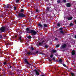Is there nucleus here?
Masks as SVG:
<instances>
[{
    "label": "nucleus",
    "mask_w": 76,
    "mask_h": 76,
    "mask_svg": "<svg viewBox=\"0 0 76 76\" xmlns=\"http://www.w3.org/2000/svg\"><path fill=\"white\" fill-rule=\"evenodd\" d=\"M3 37H4V38H6V37H7V36H6V35H3Z\"/></svg>",
    "instance_id": "nucleus-39"
},
{
    "label": "nucleus",
    "mask_w": 76,
    "mask_h": 76,
    "mask_svg": "<svg viewBox=\"0 0 76 76\" xmlns=\"http://www.w3.org/2000/svg\"><path fill=\"white\" fill-rule=\"evenodd\" d=\"M27 38L28 39H31L32 38V37L30 35H29L27 37Z\"/></svg>",
    "instance_id": "nucleus-16"
},
{
    "label": "nucleus",
    "mask_w": 76,
    "mask_h": 76,
    "mask_svg": "<svg viewBox=\"0 0 76 76\" xmlns=\"http://www.w3.org/2000/svg\"><path fill=\"white\" fill-rule=\"evenodd\" d=\"M12 45V42L9 43V42H7L6 43V45L7 46V45Z\"/></svg>",
    "instance_id": "nucleus-8"
},
{
    "label": "nucleus",
    "mask_w": 76,
    "mask_h": 76,
    "mask_svg": "<svg viewBox=\"0 0 76 76\" xmlns=\"http://www.w3.org/2000/svg\"><path fill=\"white\" fill-rule=\"evenodd\" d=\"M72 19H73V17H70L67 18V19L68 20H72Z\"/></svg>",
    "instance_id": "nucleus-13"
},
{
    "label": "nucleus",
    "mask_w": 76,
    "mask_h": 76,
    "mask_svg": "<svg viewBox=\"0 0 76 76\" xmlns=\"http://www.w3.org/2000/svg\"><path fill=\"white\" fill-rule=\"evenodd\" d=\"M0 18H3V15H0Z\"/></svg>",
    "instance_id": "nucleus-36"
},
{
    "label": "nucleus",
    "mask_w": 76,
    "mask_h": 76,
    "mask_svg": "<svg viewBox=\"0 0 76 76\" xmlns=\"http://www.w3.org/2000/svg\"><path fill=\"white\" fill-rule=\"evenodd\" d=\"M64 3H66V0H63Z\"/></svg>",
    "instance_id": "nucleus-41"
},
{
    "label": "nucleus",
    "mask_w": 76,
    "mask_h": 76,
    "mask_svg": "<svg viewBox=\"0 0 76 76\" xmlns=\"http://www.w3.org/2000/svg\"><path fill=\"white\" fill-rule=\"evenodd\" d=\"M63 66H64V67H66V65L65 64H63Z\"/></svg>",
    "instance_id": "nucleus-35"
},
{
    "label": "nucleus",
    "mask_w": 76,
    "mask_h": 76,
    "mask_svg": "<svg viewBox=\"0 0 76 76\" xmlns=\"http://www.w3.org/2000/svg\"><path fill=\"white\" fill-rule=\"evenodd\" d=\"M33 72H35V73L36 74V75H37V76H39V72H38V71H37V70H36V69L33 70Z\"/></svg>",
    "instance_id": "nucleus-5"
},
{
    "label": "nucleus",
    "mask_w": 76,
    "mask_h": 76,
    "mask_svg": "<svg viewBox=\"0 0 76 76\" xmlns=\"http://www.w3.org/2000/svg\"><path fill=\"white\" fill-rule=\"evenodd\" d=\"M3 37V36L2 35H0V39H1Z\"/></svg>",
    "instance_id": "nucleus-34"
},
{
    "label": "nucleus",
    "mask_w": 76,
    "mask_h": 76,
    "mask_svg": "<svg viewBox=\"0 0 76 76\" xmlns=\"http://www.w3.org/2000/svg\"><path fill=\"white\" fill-rule=\"evenodd\" d=\"M4 65H6L7 64V63H6V61H5L4 63H3Z\"/></svg>",
    "instance_id": "nucleus-22"
},
{
    "label": "nucleus",
    "mask_w": 76,
    "mask_h": 76,
    "mask_svg": "<svg viewBox=\"0 0 76 76\" xmlns=\"http://www.w3.org/2000/svg\"><path fill=\"white\" fill-rule=\"evenodd\" d=\"M15 38H16L17 37V35H15Z\"/></svg>",
    "instance_id": "nucleus-51"
},
{
    "label": "nucleus",
    "mask_w": 76,
    "mask_h": 76,
    "mask_svg": "<svg viewBox=\"0 0 76 76\" xmlns=\"http://www.w3.org/2000/svg\"><path fill=\"white\" fill-rule=\"evenodd\" d=\"M36 10V12H39V10L38 9H36L35 10Z\"/></svg>",
    "instance_id": "nucleus-28"
},
{
    "label": "nucleus",
    "mask_w": 76,
    "mask_h": 76,
    "mask_svg": "<svg viewBox=\"0 0 76 76\" xmlns=\"http://www.w3.org/2000/svg\"><path fill=\"white\" fill-rule=\"evenodd\" d=\"M42 39H41V40H42Z\"/></svg>",
    "instance_id": "nucleus-60"
},
{
    "label": "nucleus",
    "mask_w": 76,
    "mask_h": 76,
    "mask_svg": "<svg viewBox=\"0 0 76 76\" xmlns=\"http://www.w3.org/2000/svg\"><path fill=\"white\" fill-rule=\"evenodd\" d=\"M6 61H7V60H6Z\"/></svg>",
    "instance_id": "nucleus-59"
},
{
    "label": "nucleus",
    "mask_w": 76,
    "mask_h": 76,
    "mask_svg": "<svg viewBox=\"0 0 76 76\" xmlns=\"http://www.w3.org/2000/svg\"><path fill=\"white\" fill-rule=\"evenodd\" d=\"M8 31V28L7 26H2L0 28V33H6Z\"/></svg>",
    "instance_id": "nucleus-2"
},
{
    "label": "nucleus",
    "mask_w": 76,
    "mask_h": 76,
    "mask_svg": "<svg viewBox=\"0 0 76 76\" xmlns=\"http://www.w3.org/2000/svg\"><path fill=\"white\" fill-rule=\"evenodd\" d=\"M38 26H40V27H42V25L40 24H38Z\"/></svg>",
    "instance_id": "nucleus-21"
},
{
    "label": "nucleus",
    "mask_w": 76,
    "mask_h": 76,
    "mask_svg": "<svg viewBox=\"0 0 76 76\" xmlns=\"http://www.w3.org/2000/svg\"><path fill=\"white\" fill-rule=\"evenodd\" d=\"M45 42V40H42L41 42H40L39 43V45H42V44H43V43H44V42Z\"/></svg>",
    "instance_id": "nucleus-7"
},
{
    "label": "nucleus",
    "mask_w": 76,
    "mask_h": 76,
    "mask_svg": "<svg viewBox=\"0 0 76 76\" xmlns=\"http://www.w3.org/2000/svg\"><path fill=\"white\" fill-rule=\"evenodd\" d=\"M60 46V45H57L56 46V48H58Z\"/></svg>",
    "instance_id": "nucleus-25"
},
{
    "label": "nucleus",
    "mask_w": 76,
    "mask_h": 76,
    "mask_svg": "<svg viewBox=\"0 0 76 76\" xmlns=\"http://www.w3.org/2000/svg\"><path fill=\"white\" fill-rule=\"evenodd\" d=\"M10 7V5L7 4V6H4V9H9Z\"/></svg>",
    "instance_id": "nucleus-6"
},
{
    "label": "nucleus",
    "mask_w": 76,
    "mask_h": 76,
    "mask_svg": "<svg viewBox=\"0 0 76 76\" xmlns=\"http://www.w3.org/2000/svg\"><path fill=\"white\" fill-rule=\"evenodd\" d=\"M59 30H61V31H62V30H63V28L62 27H61V28H59Z\"/></svg>",
    "instance_id": "nucleus-31"
},
{
    "label": "nucleus",
    "mask_w": 76,
    "mask_h": 76,
    "mask_svg": "<svg viewBox=\"0 0 76 76\" xmlns=\"http://www.w3.org/2000/svg\"><path fill=\"white\" fill-rule=\"evenodd\" d=\"M34 66V67H35V66Z\"/></svg>",
    "instance_id": "nucleus-57"
},
{
    "label": "nucleus",
    "mask_w": 76,
    "mask_h": 76,
    "mask_svg": "<svg viewBox=\"0 0 76 76\" xmlns=\"http://www.w3.org/2000/svg\"><path fill=\"white\" fill-rule=\"evenodd\" d=\"M52 52H53V53H56V52H57V50H56L53 49L52 50Z\"/></svg>",
    "instance_id": "nucleus-14"
},
{
    "label": "nucleus",
    "mask_w": 76,
    "mask_h": 76,
    "mask_svg": "<svg viewBox=\"0 0 76 76\" xmlns=\"http://www.w3.org/2000/svg\"><path fill=\"white\" fill-rule=\"evenodd\" d=\"M60 0H58L57 1V3H60Z\"/></svg>",
    "instance_id": "nucleus-32"
},
{
    "label": "nucleus",
    "mask_w": 76,
    "mask_h": 76,
    "mask_svg": "<svg viewBox=\"0 0 76 76\" xmlns=\"http://www.w3.org/2000/svg\"><path fill=\"white\" fill-rule=\"evenodd\" d=\"M20 70H19V69H18L17 70V72H19V71H20Z\"/></svg>",
    "instance_id": "nucleus-49"
},
{
    "label": "nucleus",
    "mask_w": 76,
    "mask_h": 76,
    "mask_svg": "<svg viewBox=\"0 0 76 76\" xmlns=\"http://www.w3.org/2000/svg\"><path fill=\"white\" fill-rule=\"evenodd\" d=\"M54 56V55L53 54H51L50 56V58H53V57Z\"/></svg>",
    "instance_id": "nucleus-26"
},
{
    "label": "nucleus",
    "mask_w": 76,
    "mask_h": 76,
    "mask_svg": "<svg viewBox=\"0 0 76 76\" xmlns=\"http://www.w3.org/2000/svg\"><path fill=\"white\" fill-rule=\"evenodd\" d=\"M27 54L28 55H32V53H31V52H27Z\"/></svg>",
    "instance_id": "nucleus-15"
},
{
    "label": "nucleus",
    "mask_w": 76,
    "mask_h": 76,
    "mask_svg": "<svg viewBox=\"0 0 76 76\" xmlns=\"http://www.w3.org/2000/svg\"><path fill=\"white\" fill-rule=\"evenodd\" d=\"M12 70H13V69Z\"/></svg>",
    "instance_id": "nucleus-62"
},
{
    "label": "nucleus",
    "mask_w": 76,
    "mask_h": 76,
    "mask_svg": "<svg viewBox=\"0 0 76 76\" xmlns=\"http://www.w3.org/2000/svg\"><path fill=\"white\" fill-rule=\"evenodd\" d=\"M8 64H9V65H10V63H8Z\"/></svg>",
    "instance_id": "nucleus-47"
},
{
    "label": "nucleus",
    "mask_w": 76,
    "mask_h": 76,
    "mask_svg": "<svg viewBox=\"0 0 76 76\" xmlns=\"http://www.w3.org/2000/svg\"><path fill=\"white\" fill-rule=\"evenodd\" d=\"M31 14H33V12H31Z\"/></svg>",
    "instance_id": "nucleus-55"
},
{
    "label": "nucleus",
    "mask_w": 76,
    "mask_h": 76,
    "mask_svg": "<svg viewBox=\"0 0 76 76\" xmlns=\"http://www.w3.org/2000/svg\"><path fill=\"white\" fill-rule=\"evenodd\" d=\"M12 66H11L10 65V67L9 68V69H11V68H12Z\"/></svg>",
    "instance_id": "nucleus-44"
},
{
    "label": "nucleus",
    "mask_w": 76,
    "mask_h": 76,
    "mask_svg": "<svg viewBox=\"0 0 76 76\" xmlns=\"http://www.w3.org/2000/svg\"><path fill=\"white\" fill-rule=\"evenodd\" d=\"M75 38H76V35L75 36Z\"/></svg>",
    "instance_id": "nucleus-52"
},
{
    "label": "nucleus",
    "mask_w": 76,
    "mask_h": 76,
    "mask_svg": "<svg viewBox=\"0 0 76 76\" xmlns=\"http://www.w3.org/2000/svg\"><path fill=\"white\" fill-rule=\"evenodd\" d=\"M60 33H61V34H64V31L63 30H61L60 31Z\"/></svg>",
    "instance_id": "nucleus-18"
},
{
    "label": "nucleus",
    "mask_w": 76,
    "mask_h": 76,
    "mask_svg": "<svg viewBox=\"0 0 76 76\" xmlns=\"http://www.w3.org/2000/svg\"><path fill=\"white\" fill-rule=\"evenodd\" d=\"M66 67V68H67V69H68V66H66V67Z\"/></svg>",
    "instance_id": "nucleus-54"
},
{
    "label": "nucleus",
    "mask_w": 76,
    "mask_h": 76,
    "mask_svg": "<svg viewBox=\"0 0 76 76\" xmlns=\"http://www.w3.org/2000/svg\"><path fill=\"white\" fill-rule=\"evenodd\" d=\"M35 69H37V68L36 67H34Z\"/></svg>",
    "instance_id": "nucleus-53"
},
{
    "label": "nucleus",
    "mask_w": 76,
    "mask_h": 76,
    "mask_svg": "<svg viewBox=\"0 0 76 76\" xmlns=\"http://www.w3.org/2000/svg\"><path fill=\"white\" fill-rule=\"evenodd\" d=\"M59 62H63V61L61 59H60L58 60Z\"/></svg>",
    "instance_id": "nucleus-27"
},
{
    "label": "nucleus",
    "mask_w": 76,
    "mask_h": 76,
    "mask_svg": "<svg viewBox=\"0 0 76 76\" xmlns=\"http://www.w3.org/2000/svg\"><path fill=\"white\" fill-rule=\"evenodd\" d=\"M52 60H53V61L56 60V58H55V57L53 58L52 59Z\"/></svg>",
    "instance_id": "nucleus-29"
},
{
    "label": "nucleus",
    "mask_w": 76,
    "mask_h": 76,
    "mask_svg": "<svg viewBox=\"0 0 76 76\" xmlns=\"http://www.w3.org/2000/svg\"><path fill=\"white\" fill-rule=\"evenodd\" d=\"M19 1V0H16V3H18Z\"/></svg>",
    "instance_id": "nucleus-40"
},
{
    "label": "nucleus",
    "mask_w": 76,
    "mask_h": 76,
    "mask_svg": "<svg viewBox=\"0 0 76 76\" xmlns=\"http://www.w3.org/2000/svg\"><path fill=\"white\" fill-rule=\"evenodd\" d=\"M57 26H59V27H60V26H61V25H60V24L59 23H58L57 24Z\"/></svg>",
    "instance_id": "nucleus-20"
},
{
    "label": "nucleus",
    "mask_w": 76,
    "mask_h": 76,
    "mask_svg": "<svg viewBox=\"0 0 76 76\" xmlns=\"http://www.w3.org/2000/svg\"><path fill=\"white\" fill-rule=\"evenodd\" d=\"M43 26H44V27H45L46 28H47V25L46 24H44L43 25Z\"/></svg>",
    "instance_id": "nucleus-24"
},
{
    "label": "nucleus",
    "mask_w": 76,
    "mask_h": 76,
    "mask_svg": "<svg viewBox=\"0 0 76 76\" xmlns=\"http://www.w3.org/2000/svg\"><path fill=\"white\" fill-rule=\"evenodd\" d=\"M31 49L32 50V51H33V50H34V48H33L32 47H31Z\"/></svg>",
    "instance_id": "nucleus-37"
},
{
    "label": "nucleus",
    "mask_w": 76,
    "mask_h": 76,
    "mask_svg": "<svg viewBox=\"0 0 76 76\" xmlns=\"http://www.w3.org/2000/svg\"><path fill=\"white\" fill-rule=\"evenodd\" d=\"M23 11H24V10L23 9H22L20 11V12H23Z\"/></svg>",
    "instance_id": "nucleus-23"
},
{
    "label": "nucleus",
    "mask_w": 76,
    "mask_h": 76,
    "mask_svg": "<svg viewBox=\"0 0 76 76\" xmlns=\"http://www.w3.org/2000/svg\"><path fill=\"white\" fill-rule=\"evenodd\" d=\"M66 6L67 7H71V4L69 3H68L66 4Z\"/></svg>",
    "instance_id": "nucleus-10"
},
{
    "label": "nucleus",
    "mask_w": 76,
    "mask_h": 76,
    "mask_svg": "<svg viewBox=\"0 0 76 76\" xmlns=\"http://www.w3.org/2000/svg\"><path fill=\"white\" fill-rule=\"evenodd\" d=\"M70 26H73V24L72 23H71L70 24Z\"/></svg>",
    "instance_id": "nucleus-33"
},
{
    "label": "nucleus",
    "mask_w": 76,
    "mask_h": 76,
    "mask_svg": "<svg viewBox=\"0 0 76 76\" xmlns=\"http://www.w3.org/2000/svg\"><path fill=\"white\" fill-rule=\"evenodd\" d=\"M38 53V51H37L36 52V53Z\"/></svg>",
    "instance_id": "nucleus-48"
},
{
    "label": "nucleus",
    "mask_w": 76,
    "mask_h": 76,
    "mask_svg": "<svg viewBox=\"0 0 76 76\" xmlns=\"http://www.w3.org/2000/svg\"><path fill=\"white\" fill-rule=\"evenodd\" d=\"M57 38H55V39H56V40H57Z\"/></svg>",
    "instance_id": "nucleus-56"
},
{
    "label": "nucleus",
    "mask_w": 76,
    "mask_h": 76,
    "mask_svg": "<svg viewBox=\"0 0 76 76\" xmlns=\"http://www.w3.org/2000/svg\"><path fill=\"white\" fill-rule=\"evenodd\" d=\"M18 16H17V18H25L26 16L23 13H19L18 14Z\"/></svg>",
    "instance_id": "nucleus-3"
},
{
    "label": "nucleus",
    "mask_w": 76,
    "mask_h": 76,
    "mask_svg": "<svg viewBox=\"0 0 76 76\" xmlns=\"http://www.w3.org/2000/svg\"><path fill=\"white\" fill-rule=\"evenodd\" d=\"M66 47H67V44H66L64 43L61 46V49L66 48Z\"/></svg>",
    "instance_id": "nucleus-4"
},
{
    "label": "nucleus",
    "mask_w": 76,
    "mask_h": 76,
    "mask_svg": "<svg viewBox=\"0 0 76 76\" xmlns=\"http://www.w3.org/2000/svg\"><path fill=\"white\" fill-rule=\"evenodd\" d=\"M47 11L48 12L50 11V8H49L48 7H47Z\"/></svg>",
    "instance_id": "nucleus-19"
},
{
    "label": "nucleus",
    "mask_w": 76,
    "mask_h": 76,
    "mask_svg": "<svg viewBox=\"0 0 76 76\" xmlns=\"http://www.w3.org/2000/svg\"><path fill=\"white\" fill-rule=\"evenodd\" d=\"M48 48V46L47 45H46L44 46V48Z\"/></svg>",
    "instance_id": "nucleus-17"
},
{
    "label": "nucleus",
    "mask_w": 76,
    "mask_h": 76,
    "mask_svg": "<svg viewBox=\"0 0 76 76\" xmlns=\"http://www.w3.org/2000/svg\"><path fill=\"white\" fill-rule=\"evenodd\" d=\"M26 31L27 33H29V34H31L33 35V38L35 39V37L34 35H35L37 34V32L35 30H29V28L27 27L26 29Z\"/></svg>",
    "instance_id": "nucleus-1"
},
{
    "label": "nucleus",
    "mask_w": 76,
    "mask_h": 76,
    "mask_svg": "<svg viewBox=\"0 0 76 76\" xmlns=\"http://www.w3.org/2000/svg\"><path fill=\"white\" fill-rule=\"evenodd\" d=\"M70 74V75H72V76H74V73H72V72H71Z\"/></svg>",
    "instance_id": "nucleus-30"
},
{
    "label": "nucleus",
    "mask_w": 76,
    "mask_h": 76,
    "mask_svg": "<svg viewBox=\"0 0 76 76\" xmlns=\"http://www.w3.org/2000/svg\"><path fill=\"white\" fill-rule=\"evenodd\" d=\"M41 54H42V55H45V54L42 53H41Z\"/></svg>",
    "instance_id": "nucleus-45"
},
{
    "label": "nucleus",
    "mask_w": 76,
    "mask_h": 76,
    "mask_svg": "<svg viewBox=\"0 0 76 76\" xmlns=\"http://www.w3.org/2000/svg\"><path fill=\"white\" fill-rule=\"evenodd\" d=\"M19 39L20 40V42H22V36H20L19 38Z\"/></svg>",
    "instance_id": "nucleus-12"
},
{
    "label": "nucleus",
    "mask_w": 76,
    "mask_h": 76,
    "mask_svg": "<svg viewBox=\"0 0 76 76\" xmlns=\"http://www.w3.org/2000/svg\"><path fill=\"white\" fill-rule=\"evenodd\" d=\"M74 22H75V24H76V20H75Z\"/></svg>",
    "instance_id": "nucleus-46"
},
{
    "label": "nucleus",
    "mask_w": 76,
    "mask_h": 76,
    "mask_svg": "<svg viewBox=\"0 0 76 76\" xmlns=\"http://www.w3.org/2000/svg\"><path fill=\"white\" fill-rule=\"evenodd\" d=\"M35 19H38V15L35 16Z\"/></svg>",
    "instance_id": "nucleus-42"
},
{
    "label": "nucleus",
    "mask_w": 76,
    "mask_h": 76,
    "mask_svg": "<svg viewBox=\"0 0 76 76\" xmlns=\"http://www.w3.org/2000/svg\"><path fill=\"white\" fill-rule=\"evenodd\" d=\"M48 60H49V61H50V62L52 61V60H51V59H48Z\"/></svg>",
    "instance_id": "nucleus-43"
},
{
    "label": "nucleus",
    "mask_w": 76,
    "mask_h": 76,
    "mask_svg": "<svg viewBox=\"0 0 76 76\" xmlns=\"http://www.w3.org/2000/svg\"><path fill=\"white\" fill-rule=\"evenodd\" d=\"M0 69H1V68H0Z\"/></svg>",
    "instance_id": "nucleus-61"
},
{
    "label": "nucleus",
    "mask_w": 76,
    "mask_h": 76,
    "mask_svg": "<svg viewBox=\"0 0 76 76\" xmlns=\"http://www.w3.org/2000/svg\"><path fill=\"white\" fill-rule=\"evenodd\" d=\"M24 61L26 63H27L28 64H29V65H31V64H29V62H28L27 61V59H25L24 60Z\"/></svg>",
    "instance_id": "nucleus-11"
},
{
    "label": "nucleus",
    "mask_w": 76,
    "mask_h": 76,
    "mask_svg": "<svg viewBox=\"0 0 76 76\" xmlns=\"http://www.w3.org/2000/svg\"><path fill=\"white\" fill-rule=\"evenodd\" d=\"M12 69H15V67L13 66L12 67Z\"/></svg>",
    "instance_id": "nucleus-50"
},
{
    "label": "nucleus",
    "mask_w": 76,
    "mask_h": 76,
    "mask_svg": "<svg viewBox=\"0 0 76 76\" xmlns=\"http://www.w3.org/2000/svg\"><path fill=\"white\" fill-rule=\"evenodd\" d=\"M33 54H34V55H35V54L34 53Z\"/></svg>",
    "instance_id": "nucleus-58"
},
{
    "label": "nucleus",
    "mask_w": 76,
    "mask_h": 76,
    "mask_svg": "<svg viewBox=\"0 0 76 76\" xmlns=\"http://www.w3.org/2000/svg\"><path fill=\"white\" fill-rule=\"evenodd\" d=\"M71 53L72 56H74V55H75V54H76V51H75V50H73Z\"/></svg>",
    "instance_id": "nucleus-9"
},
{
    "label": "nucleus",
    "mask_w": 76,
    "mask_h": 76,
    "mask_svg": "<svg viewBox=\"0 0 76 76\" xmlns=\"http://www.w3.org/2000/svg\"><path fill=\"white\" fill-rule=\"evenodd\" d=\"M14 10H16V7H14Z\"/></svg>",
    "instance_id": "nucleus-38"
}]
</instances>
